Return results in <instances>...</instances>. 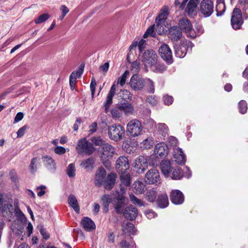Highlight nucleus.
Returning a JSON list of instances; mask_svg holds the SVG:
<instances>
[{"label": "nucleus", "mask_w": 248, "mask_h": 248, "mask_svg": "<svg viewBox=\"0 0 248 248\" xmlns=\"http://www.w3.org/2000/svg\"><path fill=\"white\" fill-rule=\"evenodd\" d=\"M140 60L144 65L146 71L148 67H151L156 64L157 61V55L155 52L152 49L145 51L143 53L139 55Z\"/></svg>", "instance_id": "1"}, {"label": "nucleus", "mask_w": 248, "mask_h": 248, "mask_svg": "<svg viewBox=\"0 0 248 248\" xmlns=\"http://www.w3.org/2000/svg\"><path fill=\"white\" fill-rule=\"evenodd\" d=\"M133 111L132 106L128 103H122L120 104L118 108H115L111 110V114L114 118L120 117L122 112L125 114L132 113Z\"/></svg>", "instance_id": "2"}, {"label": "nucleus", "mask_w": 248, "mask_h": 248, "mask_svg": "<svg viewBox=\"0 0 248 248\" xmlns=\"http://www.w3.org/2000/svg\"><path fill=\"white\" fill-rule=\"evenodd\" d=\"M124 191V189L122 187L120 192L121 193L118 194V196L115 199L114 201V208L116 212L119 214H124L125 208V205L126 204V200L123 195Z\"/></svg>", "instance_id": "3"}, {"label": "nucleus", "mask_w": 248, "mask_h": 248, "mask_svg": "<svg viewBox=\"0 0 248 248\" xmlns=\"http://www.w3.org/2000/svg\"><path fill=\"white\" fill-rule=\"evenodd\" d=\"M179 27L180 30L183 31L186 34L187 36L191 38H194L196 36L195 32L188 19L183 18L180 19Z\"/></svg>", "instance_id": "4"}, {"label": "nucleus", "mask_w": 248, "mask_h": 248, "mask_svg": "<svg viewBox=\"0 0 248 248\" xmlns=\"http://www.w3.org/2000/svg\"><path fill=\"white\" fill-rule=\"evenodd\" d=\"M243 23V20L241 10L238 8H234L231 18L232 28L235 30L240 29Z\"/></svg>", "instance_id": "5"}, {"label": "nucleus", "mask_w": 248, "mask_h": 248, "mask_svg": "<svg viewBox=\"0 0 248 248\" xmlns=\"http://www.w3.org/2000/svg\"><path fill=\"white\" fill-rule=\"evenodd\" d=\"M110 138L115 141L120 140L124 134V129L122 125H112L108 131Z\"/></svg>", "instance_id": "6"}, {"label": "nucleus", "mask_w": 248, "mask_h": 248, "mask_svg": "<svg viewBox=\"0 0 248 248\" xmlns=\"http://www.w3.org/2000/svg\"><path fill=\"white\" fill-rule=\"evenodd\" d=\"M188 0H183L180 8L183 9ZM199 0H189L186 8V11L189 16H192L196 15L197 6L199 3Z\"/></svg>", "instance_id": "7"}, {"label": "nucleus", "mask_w": 248, "mask_h": 248, "mask_svg": "<svg viewBox=\"0 0 248 248\" xmlns=\"http://www.w3.org/2000/svg\"><path fill=\"white\" fill-rule=\"evenodd\" d=\"M76 149L79 154L85 153L88 155L91 154L94 151L92 146L85 139L78 141Z\"/></svg>", "instance_id": "8"}, {"label": "nucleus", "mask_w": 248, "mask_h": 248, "mask_svg": "<svg viewBox=\"0 0 248 248\" xmlns=\"http://www.w3.org/2000/svg\"><path fill=\"white\" fill-rule=\"evenodd\" d=\"M113 148L108 144H104L100 150V157L104 162L108 161L114 154Z\"/></svg>", "instance_id": "9"}, {"label": "nucleus", "mask_w": 248, "mask_h": 248, "mask_svg": "<svg viewBox=\"0 0 248 248\" xmlns=\"http://www.w3.org/2000/svg\"><path fill=\"white\" fill-rule=\"evenodd\" d=\"M129 84L134 91H140L144 86V80L139 76L135 74L131 78Z\"/></svg>", "instance_id": "10"}, {"label": "nucleus", "mask_w": 248, "mask_h": 248, "mask_svg": "<svg viewBox=\"0 0 248 248\" xmlns=\"http://www.w3.org/2000/svg\"><path fill=\"white\" fill-rule=\"evenodd\" d=\"M159 54L161 57L168 63L172 62V53L169 46L166 44H162L159 48Z\"/></svg>", "instance_id": "11"}, {"label": "nucleus", "mask_w": 248, "mask_h": 248, "mask_svg": "<svg viewBox=\"0 0 248 248\" xmlns=\"http://www.w3.org/2000/svg\"><path fill=\"white\" fill-rule=\"evenodd\" d=\"M200 10L204 16H210L213 11V2L210 0H203L201 3Z\"/></svg>", "instance_id": "12"}, {"label": "nucleus", "mask_w": 248, "mask_h": 248, "mask_svg": "<svg viewBox=\"0 0 248 248\" xmlns=\"http://www.w3.org/2000/svg\"><path fill=\"white\" fill-rule=\"evenodd\" d=\"M43 162L45 165L44 170V172L51 173L56 170V166L55 161L48 156H44L42 157Z\"/></svg>", "instance_id": "13"}, {"label": "nucleus", "mask_w": 248, "mask_h": 248, "mask_svg": "<svg viewBox=\"0 0 248 248\" xmlns=\"http://www.w3.org/2000/svg\"><path fill=\"white\" fill-rule=\"evenodd\" d=\"M160 176L158 171L155 169L149 170L145 177V181L149 184H155L159 180Z\"/></svg>", "instance_id": "14"}, {"label": "nucleus", "mask_w": 248, "mask_h": 248, "mask_svg": "<svg viewBox=\"0 0 248 248\" xmlns=\"http://www.w3.org/2000/svg\"><path fill=\"white\" fill-rule=\"evenodd\" d=\"M147 160L142 156H139L134 162V168L139 172H142L147 167Z\"/></svg>", "instance_id": "15"}, {"label": "nucleus", "mask_w": 248, "mask_h": 248, "mask_svg": "<svg viewBox=\"0 0 248 248\" xmlns=\"http://www.w3.org/2000/svg\"><path fill=\"white\" fill-rule=\"evenodd\" d=\"M129 165L128 159L125 157H121L116 161V168L122 172L129 169Z\"/></svg>", "instance_id": "16"}, {"label": "nucleus", "mask_w": 248, "mask_h": 248, "mask_svg": "<svg viewBox=\"0 0 248 248\" xmlns=\"http://www.w3.org/2000/svg\"><path fill=\"white\" fill-rule=\"evenodd\" d=\"M106 172L104 169L100 168L96 172L95 177V184L97 186L103 184L106 180Z\"/></svg>", "instance_id": "17"}, {"label": "nucleus", "mask_w": 248, "mask_h": 248, "mask_svg": "<svg viewBox=\"0 0 248 248\" xmlns=\"http://www.w3.org/2000/svg\"><path fill=\"white\" fill-rule=\"evenodd\" d=\"M173 161L179 164H182L185 161L184 155L179 148L175 149L172 153Z\"/></svg>", "instance_id": "18"}, {"label": "nucleus", "mask_w": 248, "mask_h": 248, "mask_svg": "<svg viewBox=\"0 0 248 248\" xmlns=\"http://www.w3.org/2000/svg\"><path fill=\"white\" fill-rule=\"evenodd\" d=\"M82 227L88 232H92L95 229V225L94 222L90 218L84 217L81 221Z\"/></svg>", "instance_id": "19"}, {"label": "nucleus", "mask_w": 248, "mask_h": 248, "mask_svg": "<svg viewBox=\"0 0 248 248\" xmlns=\"http://www.w3.org/2000/svg\"><path fill=\"white\" fill-rule=\"evenodd\" d=\"M182 36V32L177 26H174L170 29L169 37L171 40L177 41L181 38Z\"/></svg>", "instance_id": "20"}, {"label": "nucleus", "mask_w": 248, "mask_h": 248, "mask_svg": "<svg viewBox=\"0 0 248 248\" xmlns=\"http://www.w3.org/2000/svg\"><path fill=\"white\" fill-rule=\"evenodd\" d=\"M116 86L115 84H113L111 89L107 95V100L105 104V112L107 113L109 106L111 105L112 102V98L115 93Z\"/></svg>", "instance_id": "21"}, {"label": "nucleus", "mask_w": 248, "mask_h": 248, "mask_svg": "<svg viewBox=\"0 0 248 248\" xmlns=\"http://www.w3.org/2000/svg\"><path fill=\"white\" fill-rule=\"evenodd\" d=\"M123 215L127 219L132 220L137 217V211L136 208L131 206L126 207Z\"/></svg>", "instance_id": "22"}, {"label": "nucleus", "mask_w": 248, "mask_h": 248, "mask_svg": "<svg viewBox=\"0 0 248 248\" xmlns=\"http://www.w3.org/2000/svg\"><path fill=\"white\" fill-rule=\"evenodd\" d=\"M167 146L163 143H160L157 144L155 148V154L158 156H161L167 154Z\"/></svg>", "instance_id": "23"}, {"label": "nucleus", "mask_w": 248, "mask_h": 248, "mask_svg": "<svg viewBox=\"0 0 248 248\" xmlns=\"http://www.w3.org/2000/svg\"><path fill=\"white\" fill-rule=\"evenodd\" d=\"M116 175L114 174H110L106 177L103 184L105 188L110 189L115 182Z\"/></svg>", "instance_id": "24"}, {"label": "nucleus", "mask_w": 248, "mask_h": 248, "mask_svg": "<svg viewBox=\"0 0 248 248\" xmlns=\"http://www.w3.org/2000/svg\"><path fill=\"white\" fill-rule=\"evenodd\" d=\"M141 127L140 125H127V132L131 136H135L139 134Z\"/></svg>", "instance_id": "25"}, {"label": "nucleus", "mask_w": 248, "mask_h": 248, "mask_svg": "<svg viewBox=\"0 0 248 248\" xmlns=\"http://www.w3.org/2000/svg\"><path fill=\"white\" fill-rule=\"evenodd\" d=\"M172 202L174 203H181L183 201L182 193L178 190H173L171 195Z\"/></svg>", "instance_id": "26"}, {"label": "nucleus", "mask_w": 248, "mask_h": 248, "mask_svg": "<svg viewBox=\"0 0 248 248\" xmlns=\"http://www.w3.org/2000/svg\"><path fill=\"white\" fill-rule=\"evenodd\" d=\"M160 168L164 175L168 176L170 171V162L169 160H163L160 164Z\"/></svg>", "instance_id": "27"}, {"label": "nucleus", "mask_w": 248, "mask_h": 248, "mask_svg": "<svg viewBox=\"0 0 248 248\" xmlns=\"http://www.w3.org/2000/svg\"><path fill=\"white\" fill-rule=\"evenodd\" d=\"M133 190L134 192L141 194L145 189V186L140 181H136L133 184Z\"/></svg>", "instance_id": "28"}, {"label": "nucleus", "mask_w": 248, "mask_h": 248, "mask_svg": "<svg viewBox=\"0 0 248 248\" xmlns=\"http://www.w3.org/2000/svg\"><path fill=\"white\" fill-rule=\"evenodd\" d=\"M1 209L3 216L9 217L12 215L13 208L11 204L5 203Z\"/></svg>", "instance_id": "29"}, {"label": "nucleus", "mask_w": 248, "mask_h": 248, "mask_svg": "<svg viewBox=\"0 0 248 248\" xmlns=\"http://www.w3.org/2000/svg\"><path fill=\"white\" fill-rule=\"evenodd\" d=\"M123 231L124 233L131 235L135 232V229L133 224L127 223L123 226Z\"/></svg>", "instance_id": "30"}, {"label": "nucleus", "mask_w": 248, "mask_h": 248, "mask_svg": "<svg viewBox=\"0 0 248 248\" xmlns=\"http://www.w3.org/2000/svg\"><path fill=\"white\" fill-rule=\"evenodd\" d=\"M165 22L156 21V26L155 28V31L160 35L163 34L167 31V29L169 28L164 27Z\"/></svg>", "instance_id": "31"}, {"label": "nucleus", "mask_w": 248, "mask_h": 248, "mask_svg": "<svg viewBox=\"0 0 248 248\" xmlns=\"http://www.w3.org/2000/svg\"><path fill=\"white\" fill-rule=\"evenodd\" d=\"M68 202L69 204L73 208L74 210L76 212L78 213L79 211V207L76 198L74 196H70L68 199Z\"/></svg>", "instance_id": "32"}, {"label": "nucleus", "mask_w": 248, "mask_h": 248, "mask_svg": "<svg viewBox=\"0 0 248 248\" xmlns=\"http://www.w3.org/2000/svg\"><path fill=\"white\" fill-rule=\"evenodd\" d=\"M39 165V160L37 158H33L30 165V171L32 174H34L38 168Z\"/></svg>", "instance_id": "33"}, {"label": "nucleus", "mask_w": 248, "mask_h": 248, "mask_svg": "<svg viewBox=\"0 0 248 248\" xmlns=\"http://www.w3.org/2000/svg\"><path fill=\"white\" fill-rule=\"evenodd\" d=\"M168 15V8L165 7L161 10L159 16L156 18V20L157 21L165 22V20L167 19Z\"/></svg>", "instance_id": "34"}, {"label": "nucleus", "mask_w": 248, "mask_h": 248, "mask_svg": "<svg viewBox=\"0 0 248 248\" xmlns=\"http://www.w3.org/2000/svg\"><path fill=\"white\" fill-rule=\"evenodd\" d=\"M168 197L166 195H163L159 196L158 199V203L160 207L164 208L166 207L168 205Z\"/></svg>", "instance_id": "35"}, {"label": "nucleus", "mask_w": 248, "mask_h": 248, "mask_svg": "<svg viewBox=\"0 0 248 248\" xmlns=\"http://www.w3.org/2000/svg\"><path fill=\"white\" fill-rule=\"evenodd\" d=\"M151 68L153 71L155 72L162 73L166 70V67L164 64L157 63V62L156 64L154 65Z\"/></svg>", "instance_id": "36"}, {"label": "nucleus", "mask_w": 248, "mask_h": 248, "mask_svg": "<svg viewBox=\"0 0 248 248\" xmlns=\"http://www.w3.org/2000/svg\"><path fill=\"white\" fill-rule=\"evenodd\" d=\"M104 205V210L105 213L108 211V204L112 202L111 199L108 195H104L102 198Z\"/></svg>", "instance_id": "37"}, {"label": "nucleus", "mask_w": 248, "mask_h": 248, "mask_svg": "<svg viewBox=\"0 0 248 248\" xmlns=\"http://www.w3.org/2000/svg\"><path fill=\"white\" fill-rule=\"evenodd\" d=\"M169 176H170L172 179H179L182 176V173L181 172L179 168H176L173 169L171 172H170Z\"/></svg>", "instance_id": "38"}, {"label": "nucleus", "mask_w": 248, "mask_h": 248, "mask_svg": "<svg viewBox=\"0 0 248 248\" xmlns=\"http://www.w3.org/2000/svg\"><path fill=\"white\" fill-rule=\"evenodd\" d=\"M154 142L151 139H147L140 143V147L143 149H149L153 146Z\"/></svg>", "instance_id": "39"}, {"label": "nucleus", "mask_w": 248, "mask_h": 248, "mask_svg": "<svg viewBox=\"0 0 248 248\" xmlns=\"http://www.w3.org/2000/svg\"><path fill=\"white\" fill-rule=\"evenodd\" d=\"M186 53V48L185 46H180L176 48L175 54L178 57H184Z\"/></svg>", "instance_id": "40"}, {"label": "nucleus", "mask_w": 248, "mask_h": 248, "mask_svg": "<svg viewBox=\"0 0 248 248\" xmlns=\"http://www.w3.org/2000/svg\"><path fill=\"white\" fill-rule=\"evenodd\" d=\"M129 76V71L128 70H126L125 71V72L124 73V74L120 77L118 80L117 83H120L121 86H123L125 83L126 79L128 78Z\"/></svg>", "instance_id": "41"}, {"label": "nucleus", "mask_w": 248, "mask_h": 248, "mask_svg": "<svg viewBox=\"0 0 248 248\" xmlns=\"http://www.w3.org/2000/svg\"><path fill=\"white\" fill-rule=\"evenodd\" d=\"M121 96L124 100H131L132 94L128 90H122L121 91Z\"/></svg>", "instance_id": "42"}, {"label": "nucleus", "mask_w": 248, "mask_h": 248, "mask_svg": "<svg viewBox=\"0 0 248 248\" xmlns=\"http://www.w3.org/2000/svg\"><path fill=\"white\" fill-rule=\"evenodd\" d=\"M122 173L121 179L123 184L126 186H129L130 185V177L129 174L124 172Z\"/></svg>", "instance_id": "43"}, {"label": "nucleus", "mask_w": 248, "mask_h": 248, "mask_svg": "<svg viewBox=\"0 0 248 248\" xmlns=\"http://www.w3.org/2000/svg\"><path fill=\"white\" fill-rule=\"evenodd\" d=\"M156 197V192L154 190H150L147 193V198L148 201L152 202Z\"/></svg>", "instance_id": "44"}, {"label": "nucleus", "mask_w": 248, "mask_h": 248, "mask_svg": "<svg viewBox=\"0 0 248 248\" xmlns=\"http://www.w3.org/2000/svg\"><path fill=\"white\" fill-rule=\"evenodd\" d=\"M93 163V160L92 158H89L83 162L82 165L85 169L90 170L92 169Z\"/></svg>", "instance_id": "45"}, {"label": "nucleus", "mask_w": 248, "mask_h": 248, "mask_svg": "<svg viewBox=\"0 0 248 248\" xmlns=\"http://www.w3.org/2000/svg\"><path fill=\"white\" fill-rule=\"evenodd\" d=\"M15 212L18 220H20L22 223H25L26 222L24 215L18 208L15 209Z\"/></svg>", "instance_id": "46"}, {"label": "nucleus", "mask_w": 248, "mask_h": 248, "mask_svg": "<svg viewBox=\"0 0 248 248\" xmlns=\"http://www.w3.org/2000/svg\"><path fill=\"white\" fill-rule=\"evenodd\" d=\"M49 17V15L47 14L41 15L35 20V22L36 24H40L46 20Z\"/></svg>", "instance_id": "47"}, {"label": "nucleus", "mask_w": 248, "mask_h": 248, "mask_svg": "<svg viewBox=\"0 0 248 248\" xmlns=\"http://www.w3.org/2000/svg\"><path fill=\"white\" fill-rule=\"evenodd\" d=\"M239 109L242 114H244L247 110V103L245 101H241L239 103Z\"/></svg>", "instance_id": "48"}, {"label": "nucleus", "mask_w": 248, "mask_h": 248, "mask_svg": "<svg viewBox=\"0 0 248 248\" xmlns=\"http://www.w3.org/2000/svg\"><path fill=\"white\" fill-rule=\"evenodd\" d=\"M140 62L138 61H135L131 65V71L133 73H137L140 69Z\"/></svg>", "instance_id": "49"}, {"label": "nucleus", "mask_w": 248, "mask_h": 248, "mask_svg": "<svg viewBox=\"0 0 248 248\" xmlns=\"http://www.w3.org/2000/svg\"><path fill=\"white\" fill-rule=\"evenodd\" d=\"M67 172L69 177H73L75 175V168L73 164H71L68 166Z\"/></svg>", "instance_id": "50"}, {"label": "nucleus", "mask_w": 248, "mask_h": 248, "mask_svg": "<svg viewBox=\"0 0 248 248\" xmlns=\"http://www.w3.org/2000/svg\"><path fill=\"white\" fill-rule=\"evenodd\" d=\"M38 228H39L40 232L43 238L46 240L48 239L49 238V234L48 232L42 226L38 227Z\"/></svg>", "instance_id": "51"}, {"label": "nucleus", "mask_w": 248, "mask_h": 248, "mask_svg": "<svg viewBox=\"0 0 248 248\" xmlns=\"http://www.w3.org/2000/svg\"><path fill=\"white\" fill-rule=\"evenodd\" d=\"M83 68L84 65L82 66V65H81L78 71H74L71 74H75L74 76L75 77L76 80L78 78H79L80 77L81 75L83 73Z\"/></svg>", "instance_id": "52"}, {"label": "nucleus", "mask_w": 248, "mask_h": 248, "mask_svg": "<svg viewBox=\"0 0 248 248\" xmlns=\"http://www.w3.org/2000/svg\"><path fill=\"white\" fill-rule=\"evenodd\" d=\"M92 142L95 145H100L102 147L103 146L104 144H106L104 143V141L102 140L100 138H94L92 140Z\"/></svg>", "instance_id": "53"}, {"label": "nucleus", "mask_w": 248, "mask_h": 248, "mask_svg": "<svg viewBox=\"0 0 248 248\" xmlns=\"http://www.w3.org/2000/svg\"><path fill=\"white\" fill-rule=\"evenodd\" d=\"M154 26H152L150 27L145 33L144 34L143 37L144 38H147L148 36L151 35L152 36H154Z\"/></svg>", "instance_id": "54"}, {"label": "nucleus", "mask_w": 248, "mask_h": 248, "mask_svg": "<svg viewBox=\"0 0 248 248\" xmlns=\"http://www.w3.org/2000/svg\"><path fill=\"white\" fill-rule=\"evenodd\" d=\"M75 74H71L70 76V86L71 89L73 90L76 83V80L74 76Z\"/></svg>", "instance_id": "55"}, {"label": "nucleus", "mask_w": 248, "mask_h": 248, "mask_svg": "<svg viewBox=\"0 0 248 248\" xmlns=\"http://www.w3.org/2000/svg\"><path fill=\"white\" fill-rule=\"evenodd\" d=\"M164 101L165 104L170 105L173 102V98L171 96L166 95L164 96Z\"/></svg>", "instance_id": "56"}, {"label": "nucleus", "mask_w": 248, "mask_h": 248, "mask_svg": "<svg viewBox=\"0 0 248 248\" xmlns=\"http://www.w3.org/2000/svg\"><path fill=\"white\" fill-rule=\"evenodd\" d=\"M109 67L108 62H106L103 65L100 66V70L104 75L108 71Z\"/></svg>", "instance_id": "57"}, {"label": "nucleus", "mask_w": 248, "mask_h": 248, "mask_svg": "<svg viewBox=\"0 0 248 248\" xmlns=\"http://www.w3.org/2000/svg\"><path fill=\"white\" fill-rule=\"evenodd\" d=\"M65 151L66 150L65 148L60 146H57L54 149L55 153L58 155L64 154L65 153Z\"/></svg>", "instance_id": "58"}, {"label": "nucleus", "mask_w": 248, "mask_h": 248, "mask_svg": "<svg viewBox=\"0 0 248 248\" xmlns=\"http://www.w3.org/2000/svg\"><path fill=\"white\" fill-rule=\"evenodd\" d=\"M169 142L170 145L173 147V150L177 148L176 146L178 142L177 140L175 138L172 137L170 138Z\"/></svg>", "instance_id": "59"}, {"label": "nucleus", "mask_w": 248, "mask_h": 248, "mask_svg": "<svg viewBox=\"0 0 248 248\" xmlns=\"http://www.w3.org/2000/svg\"><path fill=\"white\" fill-rule=\"evenodd\" d=\"M130 199L133 203L137 204L140 206L142 205L141 201L134 195H131L130 196Z\"/></svg>", "instance_id": "60"}, {"label": "nucleus", "mask_w": 248, "mask_h": 248, "mask_svg": "<svg viewBox=\"0 0 248 248\" xmlns=\"http://www.w3.org/2000/svg\"><path fill=\"white\" fill-rule=\"evenodd\" d=\"M145 47V41L141 39L139 43L138 48L140 52V54L143 53L142 51Z\"/></svg>", "instance_id": "61"}, {"label": "nucleus", "mask_w": 248, "mask_h": 248, "mask_svg": "<svg viewBox=\"0 0 248 248\" xmlns=\"http://www.w3.org/2000/svg\"><path fill=\"white\" fill-rule=\"evenodd\" d=\"M46 188V186H41L38 187L36 188V190H40V191L38 192V193H37L38 196H39V197H41L43 195H44L45 193V190Z\"/></svg>", "instance_id": "62"}, {"label": "nucleus", "mask_w": 248, "mask_h": 248, "mask_svg": "<svg viewBox=\"0 0 248 248\" xmlns=\"http://www.w3.org/2000/svg\"><path fill=\"white\" fill-rule=\"evenodd\" d=\"M96 85V82L95 79H92V82L91 83V85H90L92 97L93 96L94 93H95Z\"/></svg>", "instance_id": "63"}, {"label": "nucleus", "mask_w": 248, "mask_h": 248, "mask_svg": "<svg viewBox=\"0 0 248 248\" xmlns=\"http://www.w3.org/2000/svg\"><path fill=\"white\" fill-rule=\"evenodd\" d=\"M60 10L62 13V15L63 16H65L66 14H67L69 10L65 5H62L60 8Z\"/></svg>", "instance_id": "64"}]
</instances>
